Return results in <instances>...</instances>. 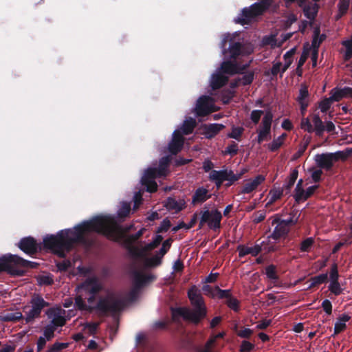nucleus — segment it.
I'll use <instances>...</instances> for the list:
<instances>
[{"instance_id":"f257e3e1","label":"nucleus","mask_w":352,"mask_h":352,"mask_svg":"<svg viewBox=\"0 0 352 352\" xmlns=\"http://www.w3.org/2000/svg\"><path fill=\"white\" fill-rule=\"evenodd\" d=\"M95 232L108 239H118L119 232L110 216L98 215L74 227V230H60L56 235H47L43 239L45 249L50 250L60 258H65L76 243L85 244V233Z\"/></svg>"},{"instance_id":"f03ea898","label":"nucleus","mask_w":352,"mask_h":352,"mask_svg":"<svg viewBox=\"0 0 352 352\" xmlns=\"http://www.w3.org/2000/svg\"><path fill=\"white\" fill-rule=\"evenodd\" d=\"M188 298L193 307L192 309L178 307L172 308V317L176 320L177 316L182 317L184 320L194 324H199L207 316V307L200 290L196 285H192L188 290Z\"/></svg>"},{"instance_id":"7ed1b4c3","label":"nucleus","mask_w":352,"mask_h":352,"mask_svg":"<svg viewBox=\"0 0 352 352\" xmlns=\"http://www.w3.org/2000/svg\"><path fill=\"white\" fill-rule=\"evenodd\" d=\"M125 305L126 302L124 298H116L113 294L100 298L95 307L87 305L82 295H78L75 298V306L79 310L91 311L95 309L102 315L108 314L115 315L120 312Z\"/></svg>"},{"instance_id":"20e7f679","label":"nucleus","mask_w":352,"mask_h":352,"mask_svg":"<svg viewBox=\"0 0 352 352\" xmlns=\"http://www.w3.org/2000/svg\"><path fill=\"white\" fill-rule=\"evenodd\" d=\"M37 263L25 260L16 254H7L0 257V272H6L14 276H22L25 269L35 268Z\"/></svg>"},{"instance_id":"39448f33","label":"nucleus","mask_w":352,"mask_h":352,"mask_svg":"<svg viewBox=\"0 0 352 352\" xmlns=\"http://www.w3.org/2000/svg\"><path fill=\"white\" fill-rule=\"evenodd\" d=\"M31 309L28 311L25 310L28 308V306L23 307V311L25 313V320L26 323L32 322L36 318L41 317L42 310L45 307H47L50 304L45 301L44 298L38 294H34L31 300Z\"/></svg>"},{"instance_id":"423d86ee","label":"nucleus","mask_w":352,"mask_h":352,"mask_svg":"<svg viewBox=\"0 0 352 352\" xmlns=\"http://www.w3.org/2000/svg\"><path fill=\"white\" fill-rule=\"evenodd\" d=\"M201 217L199 223V228L201 229L205 225L214 231L220 229L222 214L217 209H206L200 212Z\"/></svg>"},{"instance_id":"0eeeda50","label":"nucleus","mask_w":352,"mask_h":352,"mask_svg":"<svg viewBox=\"0 0 352 352\" xmlns=\"http://www.w3.org/2000/svg\"><path fill=\"white\" fill-rule=\"evenodd\" d=\"M235 38L230 34H225L220 43V48L222 54L226 56L229 54V56L232 59H236L242 53L243 44L241 42L235 41Z\"/></svg>"},{"instance_id":"6e6552de","label":"nucleus","mask_w":352,"mask_h":352,"mask_svg":"<svg viewBox=\"0 0 352 352\" xmlns=\"http://www.w3.org/2000/svg\"><path fill=\"white\" fill-rule=\"evenodd\" d=\"M259 7L258 3H253L250 7L244 8L234 19L235 23L242 25L250 24L253 19L264 12Z\"/></svg>"},{"instance_id":"1a4fd4ad","label":"nucleus","mask_w":352,"mask_h":352,"mask_svg":"<svg viewBox=\"0 0 352 352\" xmlns=\"http://www.w3.org/2000/svg\"><path fill=\"white\" fill-rule=\"evenodd\" d=\"M110 219L115 224L116 228H118V231L119 232V238L118 239H111L115 242L122 243V244H133L138 239H139L144 234V229L142 228L138 230L135 234H130L129 236L126 235V232H127L129 228L124 229L122 226H120L113 217H110Z\"/></svg>"},{"instance_id":"9d476101","label":"nucleus","mask_w":352,"mask_h":352,"mask_svg":"<svg viewBox=\"0 0 352 352\" xmlns=\"http://www.w3.org/2000/svg\"><path fill=\"white\" fill-rule=\"evenodd\" d=\"M340 153H325L317 154L315 156L316 163L320 169L329 170L333 166V163L340 160Z\"/></svg>"},{"instance_id":"9b49d317","label":"nucleus","mask_w":352,"mask_h":352,"mask_svg":"<svg viewBox=\"0 0 352 352\" xmlns=\"http://www.w3.org/2000/svg\"><path fill=\"white\" fill-rule=\"evenodd\" d=\"M160 172L155 168H148L146 170L141 182L143 186L146 188V190L149 192H155L157 190V184L155 181V178H161Z\"/></svg>"},{"instance_id":"f8f14e48","label":"nucleus","mask_w":352,"mask_h":352,"mask_svg":"<svg viewBox=\"0 0 352 352\" xmlns=\"http://www.w3.org/2000/svg\"><path fill=\"white\" fill-rule=\"evenodd\" d=\"M18 247L24 253L30 256L35 254L41 250V245L36 240L30 236L22 238L18 243Z\"/></svg>"},{"instance_id":"ddd939ff","label":"nucleus","mask_w":352,"mask_h":352,"mask_svg":"<svg viewBox=\"0 0 352 352\" xmlns=\"http://www.w3.org/2000/svg\"><path fill=\"white\" fill-rule=\"evenodd\" d=\"M77 288L78 292L82 291L88 294H97L102 289V286L97 278L91 277L87 278Z\"/></svg>"},{"instance_id":"4468645a","label":"nucleus","mask_w":352,"mask_h":352,"mask_svg":"<svg viewBox=\"0 0 352 352\" xmlns=\"http://www.w3.org/2000/svg\"><path fill=\"white\" fill-rule=\"evenodd\" d=\"M272 120V113L270 111H266L262 120V126L258 131L257 142L258 144L263 142L270 135Z\"/></svg>"},{"instance_id":"2eb2a0df","label":"nucleus","mask_w":352,"mask_h":352,"mask_svg":"<svg viewBox=\"0 0 352 352\" xmlns=\"http://www.w3.org/2000/svg\"><path fill=\"white\" fill-rule=\"evenodd\" d=\"M276 224L273 232L267 236L269 239H274L275 241L280 240L281 239H285L289 232V229L285 228V223L281 224L279 219H274L272 221V225Z\"/></svg>"},{"instance_id":"dca6fc26","label":"nucleus","mask_w":352,"mask_h":352,"mask_svg":"<svg viewBox=\"0 0 352 352\" xmlns=\"http://www.w3.org/2000/svg\"><path fill=\"white\" fill-rule=\"evenodd\" d=\"M263 243L255 244L253 247H248L244 245H239L236 248V250L239 252V258H243L248 254H251L252 256H256L263 250Z\"/></svg>"},{"instance_id":"f3484780","label":"nucleus","mask_w":352,"mask_h":352,"mask_svg":"<svg viewBox=\"0 0 352 352\" xmlns=\"http://www.w3.org/2000/svg\"><path fill=\"white\" fill-rule=\"evenodd\" d=\"M209 97L201 96L197 101L195 112L197 116H206L211 113L209 105Z\"/></svg>"},{"instance_id":"a211bd4d","label":"nucleus","mask_w":352,"mask_h":352,"mask_svg":"<svg viewBox=\"0 0 352 352\" xmlns=\"http://www.w3.org/2000/svg\"><path fill=\"white\" fill-rule=\"evenodd\" d=\"M225 128L222 124L213 123L203 124L201 129L203 130L202 134L206 139H212L214 138L221 130Z\"/></svg>"},{"instance_id":"6ab92c4d","label":"nucleus","mask_w":352,"mask_h":352,"mask_svg":"<svg viewBox=\"0 0 352 352\" xmlns=\"http://www.w3.org/2000/svg\"><path fill=\"white\" fill-rule=\"evenodd\" d=\"M265 179V177L262 175H258L253 179H250L244 184L241 190L242 194H248L256 190L258 186L261 184Z\"/></svg>"},{"instance_id":"aec40b11","label":"nucleus","mask_w":352,"mask_h":352,"mask_svg":"<svg viewBox=\"0 0 352 352\" xmlns=\"http://www.w3.org/2000/svg\"><path fill=\"white\" fill-rule=\"evenodd\" d=\"M218 175L221 177L223 182L227 181L226 184V187L232 185L235 182L238 181L242 176V174L235 175L231 170L223 169L217 170Z\"/></svg>"},{"instance_id":"412c9836","label":"nucleus","mask_w":352,"mask_h":352,"mask_svg":"<svg viewBox=\"0 0 352 352\" xmlns=\"http://www.w3.org/2000/svg\"><path fill=\"white\" fill-rule=\"evenodd\" d=\"M210 197L211 195L209 194V192L206 188L204 187H199L195 191L192 195V204L194 205L197 204H202L210 199Z\"/></svg>"},{"instance_id":"4be33fe9","label":"nucleus","mask_w":352,"mask_h":352,"mask_svg":"<svg viewBox=\"0 0 352 352\" xmlns=\"http://www.w3.org/2000/svg\"><path fill=\"white\" fill-rule=\"evenodd\" d=\"M153 279V276L146 275L139 272H135L133 275V286L136 289H140L146 283L151 281Z\"/></svg>"},{"instance_id":"5701e85b","label":"nucleus","mask_w":352,"mask_h":352,"mask_svg":"<svg viewBox=\"0 0 352 352\" xmlns=\"http://www.w3.org/2000/svg\"><path fill=\"white\" fill-rule=\"evenodd\" d=\"M228 81V77L221 73L214 74L212 76L210 86L213 90H217L224 86Z\"/></svg>"},{"instance_id":"b1692460","label":"nucleus","mask_w":352,"mask_h":352,"mask_svg":"<svg viewBox=\"0 0 352 352\" xmlns=\"http://www.w3.org/2000/svg\"><path fill=\"white\" fill-rule=\"evenodd\" d=\"M46 314L49 317H52L53 316V318L52 320V323L53 326L55 327H63L66 323V320L64 316L60 315V313L56 312V310L54 308H50L46 311Z\"/></svg>"},{"instance_id":"393cba45","label":"nucleus","mask_w":352,"mask_h":352,"mask_svg":"<svg viewBox=\"0 0 352 352\" xmlns=\"http://www.w3.org/2000/svg\"><path fill=\"white\" fill-rule=\"evenodd\" d=\"M23 318V314L19 311H8L0 315L1 322H16Z\"/></svg>"},{"instance_id":"a878e982","label":"nucleus","mask_w":352,"mask_h":352,"mask_svg":"<svg viewBox=\"0 0 352 352\" xmlns=\"http://www.w3.org/2000/svg\"><path fill=\"white\" fill-rule=\"evenodd\" d=\"M312 122L314 124V132H315L316 135L322 137L325 131V126L318 114L314 115Z\"/></svg>"},{"instance_id":"bb28decb","label":"nucleus","mask_w":352,"mask_h":352,"mask_svg":"<svg viewBox=\"0 0 352 352\" xmlns=\"http://www.w3.org/2000/svg\"><path fill=\"white\" fill-rule=\"evenodd\" d=\"M319 6L317 3L305 5L303 7L304 15L309 20L314 21L318 12Z\"/></svg>"},{"instance_id":"cd10ccee","label":"nucleus","mask_w":352,"mask_h":352,"mask_svg":"<svg viewBox=\"0 0 352 352\" xmlns=\"http://www.w3.org/2000/svg\"><path fill=\"white\" fill-rule=\"evenodd\" d=\"M170 157L169 156L162 157L159 161V166L157 170L160 172V177H166L168 173V166L170 162Z\"/></svg>"},{"instance_id":"c85d7f7f","label":"nucleus","mask_w":352,"mask_h":352,"mask_svg":"<svg viewBox=\"0 0 352 352\" xmlns=\"http://www.w3.org/2000/svg\"><path fill=\"white\" fill-rule=\"evenodd\" d=\"M221 69L223 73L230 75L239 72L237 64L229 60L223 61L221 63Z\"/></svg>"},{"instance_id":"c756f323","label":"nucleus","mask_w":352,"mask_h":352,"mask_svg":"<svg viewBox=\"0 0 352 352\" xmlns=\"http://www.w3.org/2000/svg\"><path fill=\"white\" fill-rule=\"evenodd\" d=\"M184 203L178 202L175 198L168 197L164 204V206L169 210H175L178 212L184 208Z\"/></svg>"},{"instance_id":"7c9ffc66","label":"nucleus","mask_w":352,"mask_h":352,"mask_svg":"<svg viewBox=\"0 0 352 352\" xmlns=\"http://www.w3.org/2000/svg\"><path fill=\"white\" fill-rule=\"evenodd\" d=\"M196 126V121L193 118H190L188 120H186L182 127L181 131L184 135H189L192 133L194 129Z\"/></svg>"},{"instance_id":"2f4dec72","label":"nucleus","mask_w":352,"mask_h":352,"mask_svg":"<svg viewBox=\"0 0 352 352\" xmlns=\"http://www.w3.org/2000/svg\"><path fill=\"white\" fill-rule=\"evenodd\" d=\"M328 280L327 273L320 274L318 276H315L310 278L311 284L308 287V289H311L322 283H325Z\"/></svg>"},{"instance_id":"473e14b6","label":"nucleus","mask_w":352,"mask_h":352,"mask_svg":"<svg viewBox=\"0 0 352 352\" xmlns=\"http://www.w3.org/2000/svg\"><path fill=\"white\" fill-rule=\"evenodd\" d=\"M295 53H296V48L294 47V48L289 50V51H287L284 54L283 58L285 60V63L281 69L282 74L285 72L288 69V68L290 67V65H292V63L293 62V56L295 54Z\"/></svg>"},{"instance_id":"72a5a7b5","label":"nucleus","mask_w":352,"mask_h":352,"mask_svg":"<svg viewBox=\"0 0 352 352\" xmlns=\"http://www.w3.org/2000/svg\"><path fill=\"white\" fill-rule=\"evenodd\" d=\"M314 239L313 237H307L303 240L300 245V250L302 252H309L314 244Z\"/></svg>"},{"instance_id":"f704fd0d","label":"nucleus","mask_w":352,"mask_h":352,"mask_svg":"<svg viewBox=\"0 0 352 352\" xmlns=\"http://www.w3.org/2000/svg\"><path fill=\"white\" fill-rule=\"evenodd\" d=\"M287 135L285 133L282 134L277 139L274 140L269 145V149L275 152L283 145V140L286 138Z\"/></svg>"},{"instance_id":"c9c22d12","label":"nucleus","mask_w":352,"mask_h":352,"mask_svg":"<svg viewBox=\"0 0 352 352\" xmlns=\"http://www.w3.org/2000/svg\"><path fill=\"white\" fill-rule=\"evenodd\" d=\"M309 94L308 91V87L305 84H301L299 89V95L297 97L298 102H309Z\"/></svg>"},{"instance_id":"e433bc0d","label":"nucleus","mask_w":352,"mask_h":352,"mask_svg":"<svg viewBox=\"0 0 352 352\" xmlns=\"http://www.w3.org/2000/svg\"><path fill=\"white\" fill-rule=\"evenodd\" d=\"M302 183H303V181L302 179H300L298 182L296 188H295V194L294 195V197L295 199V201L297 203H300V201H302V195H304L305 190L302 187Z\"/></svg>"},{"instance_id":"4c0bfd02","label":"nucleus","mask_w":352,"mask_h":352,"mask_svg":"<svg viewBox=\"0 0 352 352\" xmlns=\"http://www.w3.org/2000/svg\"><path fill=\"white\" fill-rule=\"evenodd\" d=\"M128 250L129 252L135 257H140L143 255L144 249L140 250L138 247L133 245V244H123Z\"/></svg>"},{"instance_id":"58836bf2","label":"nucleus","mask_w":352,"mask_h":352,"mask_svg":"<svg viewBox=\"0 0 352 352\" xmlns=\"http://www.w3.org/2000/svg\"><path fill=\"white\" fill-rule=\"evenodd\" d=\"M342 45L346 47L344 56V60H349L352 58V36L349 40L343 41Z\"/></svg>"},{"instance_id":"ea45409f","label":"nucleus","mask_w":352,"mask_h":352,"mask_svg":"<svg viewBox=\"0 0 352 352\" xmlns=\"http://www.w3.org/2000/svg\"><path fill=\"white\" fill-rule=\"evenodd\" d=\"M183 145V143L171 140L168 144V151L172 155H177L182 150Z\"/></svg>"},{"instance_id":"a19ab883","label":"nucleus","mask_w":352,"mask_h":352,"mask_svg":"<svg viewBox=\"0 0 352 352\" xmlns=\"http://www.w3.org/2000/svg\"><path fill=\"white\" fill-rule=\"evenodd\" d=\"M265 274L267 277L270 280H276L278 279V276L276 274V267L273 264L266 267Z\"/></svg>"},{"instance_id":"79ce46f5","label":"nucleus","mask_w":352,"mask_h":352,"mask_svg":"<svg viewBox=\"0 0 352 352\" xmlns=\"http://www.w3.org/2000/svg\"><path fill=\"white\" fill-rule=\"evenodd\" d=\"M350 4V0H340L338 3V10H339V14L338 15L337 18H340L342 16L344 15L349 9Z\"/></svg>"},{"instance_id":"37998d69","label":"nucleus","mask_w":352,"mask_h":352,"mask_svg":"<svg viewBox=\"0 0 352 352\" xmlns=\"http://www.w3.org/2000/svg\"><path fill=\"white\" fill-rule=\"evenodd\" d=\"M284 192V189L278 188V189H273L270 192V198L268 204H272L280 199Z\"/></svg>"},{"instance_id":"c03bdc74","label":"nucleus","mask_w":352,"mask_h":352,"mask_svg":"<svg viewBox=\"0 0 352 352\" xmlns=\"http://www.w3.org/2000/svg\"><path fill=\"white\" fill-rule=\"evenodd\" d=\"M162 240H163V237L162 235H160V234L156 235L155 236V238L153 239V241L151 242L150 243L147 244L145 246L144 251H150V250H152L156 248L161 243Z\"/></svg>"},{"instance_id":"a18cd8bd","label":"nucleus","mask_w":352,"mask_h":352,"mask_svg":"<svg viewBox=\"0 0 352 352\" xmlns=\"http://www.w3.org/2000/svg\"><path fill=\"white\" fill-rule=\"evenodd\" d=\"M243 128L240 126H233L232 128L231 133L228 134V137L230 138L235 139L236 140H240L241 137L243 133Z\"/></svg>"},{"instance_id":"49530a36","label":"nucleus","mask_w":352,"mask_h":352,"mask_svg":"<svg viewBox=\"0 0 352 352\" xmlns=\"http://www.w3.org/2000/svg\"><path fill=\"white\" fill-rule=\"evenodd\" d=\"M131 211V205L127 202H123L118 212V216L120 218H125L126 217Z\"/></svg>"},{"instance_id":"de8ad7c7","label":"nucleus","mask_w":352,"mask_h":352,"mask_svg":"<svg viewBox=\"0 0 352 352\" xmlns=\"http://www.w3.org/2000/svg\"><path fill=\"white\" fill-rule=\"evenodd\" d=\"M214 290L216 292L215 296H217L220 299L226 298V300L228 298L232 296L231 291L230 289H221L218 286L214 287Z\"/></svg>"},{"instance_id":"09e8293b","label":"nucleus","mask_w":352,"mask_h":352,"mask_svg":"<svg viewBox=\"0 0 352 352\" xmlns=\"http://www.w3.org/2000/svg\"><path fill=\"white\" fill-rule=\"evenodd\" d=\"M329 290L336 296H339L342 293L339 280L331 281L329 285Z\"/></svg>"},{"instance_id":"8fccbe9b","label":"nucleus","mask_w":352,"mask_h":352,"mask_svg":"<svg viewBox=\"0 0 352 352\" xmlns=\"http://www.w3.org/2000/svg\"><path fill=\"white\" fill-rule=\"evenodd\" d=\"M254 80V73L249 72L245 73L241 78L238 79V81L243 85H250Z\"/></svg>"},{"instance_id":"3c124183","label":"nucleus","mask_w":352,"mask_h":352,"mask_svg":"<svg viewBox=\"0 0 352 352\" xmlns=\"http://www.w3.org/2000/svg\"><path fill=\"white\" fill-rule=\"evenodd\" d=\"M238 144L234 142H232L231 144L226 147L223 151V154L230 155V156L233 157L238 153Z\"/></svg>"},{"instance_id":"603ef678","label":"nucleus","mask_w":352,"mask_h":352,"mask_svg":"<svg viewBox=\"0 0 352 352\" xmlns=\"http://www.w3.org/2000/svg\"><path fill=\"white\" fill-rule=\"evenodd\" d=\"M217 173V170H212L209 175V179L210 181L215 183L217 188H219L222 185L223 181Z\"/></svg>"},{"instance_id":"864d4df0","label":"nucleus","mask_w":352,"mask_h":352,"mask_svg":"<svg viewBox=\"0 0 352 352\" xmlns=\"http://www.w3.org/2000/svg\"><path fill=\"white\" fill-rule=\"evenodd\" d=\"M226 304L227 306L234 311H238L239 309V301L232 296L226 300Z\"/></svg>"},{"instance_id":"5fc2aeb1","label":"nucleus","mask_w":352,"mask_h":352,"mask_svg":"<svg viewBox=\"0 0 352 352\" xmlns=\"http://www.w3.org/2000/svg\"><path fill=\"white\" fill-rule=\"evenodd\" d=\"M300 127L308 133H313L314 128L309 118H303L301 120Z\"/></svg>"},{"instance_id":"6e6d98bb","label":"nucleus","mask_w":352,"mask_h":352,"mask_svg":"<svg viewBox=\"0 0 352 352\" xmlns=\"http://www.w3.org/2000/svg\"><path fill=\"white\" fill-rule=\"evenodd\" d=\"M333 101L331 98H324L319 103V108L322 113L327 112L331 107Z\"/></svg>"},{"instance_id":"4d7b16f0","label":"nucleus","mask_w":352,"mask_h":352,"mask_svg":"<svg viewBox=\"0 0 352 352\" xmlns=\"http://www.w3.org/2000/svg\"><path fill=\"white\" fill-rule=\"evenodd\" d=\"M171 226L170 221L168 218H165L161 223L160 226L157 228L156 232L162 233L166 232Z\"/></svg>"},{"instance_id":"13d9d810","label":"nucleus","mask_w":352,"mask_h":352,"mask_svg":"<svg viewBox=\"0 0 352 352\" xmlns=\"http://www.w3.org/2000/svg\"><path fill=\"white\" fill-rule=\"evenodd\" d=\"M172 242L173 240L170 238L165 240L163 242L162 246L159 251V254L161 255V256H164L168 252V251L170 248Z\"/></svg>"},{"instance_id":"bf43d9fd","label":"nucleus","mask_w":352,"mask_h":352,"mask_svg":"<svg viewBox=\"0 0 352 352\" xmlns=\"http://www.w3.org/2000/svg\"><path fill=\"white\" fill-rule=\"evenodd\" d=\"M68 346V343H60L56 342L50 346V348L47 350V352H58L63 349L67 348Z\"/></svg>"},{"instance_id":"052dcab7","label":"nucleus","mask_w":352,"mask_h":352,"mask_svg":"<svg viewBox=\"0 0 352 352\" xmlns=\"http://www.w3.org/2000/svg\"><path fill=\"white\" fill-rule=\"evenodd\" d=\"M55 327L52 325H47L43 330L44 338L47 340H50L54 336Z\"/></svg>"},{"instance_id":"680f3d73","label":"nucleus","mask_w":352,"mask_h":352,"mask_svg":"<svg viewBox=\"0 0 352 352\" xmlns=\"http://www.w3.org/2000/svg\"><path fill=\"white\" fill-rule=\"evenodd\" d=\"M161 255H155L153 257L148 258L146 261L148 265L151 267H155L161 265L162 263V258Z\"/></svg>"},{"instance_id":"e2e57ef3","label":"nucleus","mask_w":352,"mask_h":352,"mask_svg":"<svg viewBox=\"0 0 352 352\" xmlns=\"http://www.w3.org/2000/svg\"><path fill=\"white\" fill-rule=\"evenodd\" d=\"M329 277H330L331 282V281H337L339 279L338 265L336 263H334L331 267Z\"/></svg>"},{"instance_id":"0e129e2a","label":"nucleus","mask_w":352,"mask_h":352,"mask_svg":"<svg viewBox=\"0 0 352 352\" xmlns=\"http://www.w3.org/2000/svg\"><path fill=\"white\" fill-rule=\"evenodd\" d=\"M333 102H338L344 97L343 89H336L330 96Z\"/></svg>"},{"instance_id":"69168bd1","label":"nucleus","mask_w":352,"mask_h":352,"mask_svg":"<svg viewBox=\"0 0 352 352\" xmlns=\"http://www.w3.org/2000/svg\"><path fill=\"white\" fill-rule=\"evenodd\" d=\"M263 113L264 112L262 110H253L250 114V119L254 124H257Z\"/></svg>"},{"instance_id":"338daca9","label":"nucleus","mask_w":352,"mask_h":352,"mask_svg":"<svg viewBox=\"0 0 352 352\" xmlns=\"http://www.w3.org/2000/svg\"><path fill=\"white\" fill-rule=\"evenodd\" d=\"M254 348V344L247 340H243L240 346L241 352H250Z\"/></svg>"},{"instance_id":"774afa93","label":"nucleus","mask_w":352,"mask_h":352,"mask_svg":"<svg viewBox=\"0 0 352 352\" xmlns=\"http://www.w3.org/2000/svg\"><path fill=\"white\" fill-rule=\"evenodd\" d=\"M72 266V263L69 260H63L56 263V267L60 272H65Z\"/></svg>"}]
</instances>
